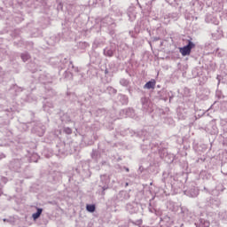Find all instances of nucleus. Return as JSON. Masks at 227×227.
I'll return each mask as SVG.
<instances>
[{"label": "nucleus", "mask_w": 227, "mask_h": 227, "mask_svg": "<svg viewBox=\"0 0 227 227\" xmlns=\"http://www.w3.org/2000/svg\"><path fill=\"white\" fill-rule=\"evenodd\" d=\"M196 47V44L192 41H188V44L186 46L179 48V52L182 56H191V51Z\"/></svg>", "instance_id": "f257e3e1"}, {"label": "nucleus", "mask_w": 227, "mask_h": 227, "mask_svg": "<svg viewBox=\"0 0 227 227\" xmlns=\"http://www.w3.org/2000/svg\"><path fill=\"white\" fill-rule=\"evenodd\" d=\"M155 84H156L155 80H151L150 82H147L145 84L144 88L145 90H154L155 89Z\"/></svg>", "instance_id": "f03ea898"}, {"label": "nucleus", "mask_w": 227, "mask_h": 227, "mask_svg": "<svg viewBox=\"0 0 227 227\" xmlns=\"http://www.w3.org/2000/svg\"><path fill=\"white\" fill-rule=\"evenodd\" d=\"M42 212H43L42 208H37V212L32 215L34 221H36L42 215Z\"/></svg>", "instance_id": "7ed1b4c3"}, {"label": "nucleus", "mask_w": 227, "mask_h": 227, "mask_svg": "<svg viewBox=\"0 0 227 227\" xmlns=\"http://www.w3.org/2000/svg\"><path fill=\"white\" fill-rule=\"evenodd\" d=\"M96 208L97 207H95L94 204H92V205L87 204V206H86L87 212L93 213V212H95Z\"/></svg>", "instance_id": "20e7f679"}, {"label": "nucleus", "mask_w": 227, "mask_h": 227, "mask_svg": "<svg viewBox=\"0 0 227 227\" xmlns=\"http://www.w3.org/2000/svg\"><path fill=\"white\" fill-rule=\"evenodd\" d=\"M30 56H29V54H27V53H23L22 55H21V59L23 60V61H27L28 59H30Z\"/></svg>", "instance_id": "39448f33"}, {"label": "nucleus", "mask_w": 227, "mask_h": 227, "mask_svg": "<svg viewBox=\"0 0 227 227\" xmlns=\"http://www.w3.org/2000/svg\"><path fill=\"white\" fill-rule=\"evenodd\" d=\"M65 132H67V134H72V129L67 128L65 129Z\"/></svg>", "instance_id": "423d86ee"}, {"label": "nucleus", "mask_w": 227, "mask_h": 227, "mask_svg": "<svg viewBox=\"0 0 227 227\" xmlns=\"http://www.w3.org/2000/svg\"><path fill=\"white\" fill-rule=\"evenodd\" d=\"M106 55L111 58V56H113V51H108L106 52Z\"/></svg>", "instance_id": "0eeeda50"}, {"label": "nucleus", "mask_w": 227, "mask_h": 227, "mask_svg": "<svg viewBox=\"0 0 227 227\" xmlns=\"http://www.w3.org/2000/svg\"><path fill=\"white\" fill-rule=\"evenodd\" d=\"M126 171H129V168H127Z\"/></svg>", "instance_id": "6e6552de"}]
</instances>
